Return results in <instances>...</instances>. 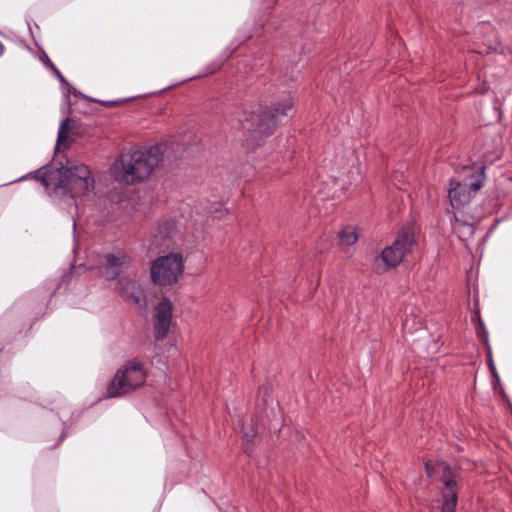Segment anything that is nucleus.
<instances>
[{"label":"nucleus","mask_w":512,"mask_h":512,"mask_svg":"<svg viewBox=\"0 0 512 512\" xmlns=\"http://www.w3.org/2000/svg\"><path fill=\"white\" fill-rule=\"evenodd\" d=\"M166 149V144H160L126 150L112 165L111 175L117 182L126 185L145 180L164 160Z\"/></svg>","instance_id":"obj_1"},{"label":"nucleus","mask_w":512,"mask_h":512,"mask_svg":"<svg viewBox=\"0 0 512 512\" xmlns=\"http://www.w3.org/2000/svg\"><path fill=\"white\" fill-rule=\"evenodd\" d=\"M293 107L289 96L273 106L269 111L261 107L251 112L244 111L238 118L243 130V144L248 150L259 147L275 130L278 122Z\"/></svg>","instance_id":"obj_2"},{"label":"nucleus","mask_w":512,"mask_h":512,"mask_svg":"<svg viewBox=\"0 0 512 512\" xmlns=\"http://www.w3.org/2000/svg\"><path fill=\"white\" fill-rule=\"evenodd\" d=\"M463 175L459 179L450 182L448 196L451 205L459 208L470 202L475 193L483 186L485 175L483 166H465Z\"/></svg>","instance_id":"obj_3"},{"label":"nucleus","mask_w":512,"mask_h":512,"mask_svg":"<svg viewBox=\"0 0 512 512\" xmlns=\"http://www.w3.org/2000/svg\"><path fill=\"white\" fill-rule=\"evenodd\" d=\"M59 175L56 189H62L63 193L72 198L86 195L94 189L95 181L88 166L84 164L73 166H61L57 169Z\"/></svg>","instance_id":"obj_4"},{"label":"nucleus","mask_w":512,"mask_h":512,"mask_svg":"<svg viewBox=\"0 0 512 512\" xmlns=\"http://www.w3.org/2000/svg\"><path fill=\"white\" fill-rule=\"evenodd\" d=\"M147 378L142 362L132 359L123 364L116 372L107 387V397L123 396L141 387Z\"/></svg>","instance_id":"obj_5"},{"label":"nucleus","mask_w":512,"mask_h":512,"mask_svg":"<svg viewBox=\"0 0 512 512\" xmlns=\"http://www.w3.org/2000/svg\"><path fill=\"white\" fill-rule=\"evenodd\" d=\"M416 228L404 227L391 246L386 247L374 260L373 268L377 273H384L396 267L404 255L411 251L415 244Z\"/></svg>","instance_id":"obj_6"},{"label":"nucleus","mask_w":512,"mask_h":512,"mask_svg":"<svg viewBox=\"0 0 512 512\" xmlns=\"http://www.w3.org/2000/svg\"><path fill=\"white\" fill-rule=\"evenodd\" d=\"M184 269L180 254L172 253L157 258L151 265L152 281L160 286H169L176 283Z\"/></svg>","instance_id":"obj_7"},{"label":"nucleus","mask_w":512,"mask_h":512,"mask_svg":"<svg viewBox=\"0 0 512 512\" xmlns=\"http://www.w3.org/2000/svg\"><path fill=\"white\" fill-rule=\"evenodd\" d=\"M437 470L441 473V482L444 486L442 491V512H456L455 508L459 489L458 475L445 463H440Z\"/></svg>","instance_id":"obj_8"},{"label":"nucleus","mask_w":512,"mask_h":512,"mask_svg":"<svg viewBox=\"0 0 512 512\" xmlns=\"http://www.w3.org/2000/svg\"><path fill=\"white\" fill-rule=\"evenodd\" d=\"M103 275L107 280H115L132 266V258L123 250H115L104 256Z\"/></svg>","instance_id":"obj_9"},{"label":"nucleus","mask_w":512,"mask_h":512,"mask_svg":"<svg viewBox=\"0 0 512 512\" xmlns=\"http://www.w3.org/2000/svg\"><path fill=\"white\" fill-rule=\"evenodd\" d=\"M172 318V303L168 299H163L156 307L154 329L156 339L164 338L170 329Z\"/></svg>","instance_id":"obj_10"},{"label":"nucleus","mask_w":512,"mask_h":512,"mask_svg":"<svg viewBox=\"0 0 512 512\" xmlns=\"http://www.w3.org/2000/svg\"><path fill=\"white\" fill-rule=\"evenodd\" d=\"M116 290L119 291L122 297L132 299L138 307L146 306L144 292L137 282L130 279H120Z\"/></svg>","instance_id":"obj_11"},{"label":"nucleus","mask_w":512,"mask_h":512,"mask_svg":"<svg viewBox=\"0 0 512 512\" xmlns=\"http://www.w3.org/2000/svg\"><path fill=\"white\" fill-rule=\"evenodd\" d=\"M73 128H76V123L72 119L66 118L61 121L56 144L57 150L60 149V147L68 148L72 144L74 137L69 134V130Z\"/></svg>","instance_id":"obj_12"},{"label":"nucleus","mask_w":512,"mask_h":512,"mask_svg":"<svg viewBox=\"0 0 512 512\" xmlns=\"http://www.w3.org/2000/svg\"><path fill=\"white\" fill-rule=\"evenodd\" d=\"M176 229L175 222L173 220L165 221L164 223L160 224L158 227V234H155L153 236L152 243L155 246L160 245L162 239L170 237Z\"/></svg>","instance_id":"obj_13"},{"label":"nucleus","mask_w":512,"mask_h":512,"mask_svg":"<svg viewBox=\"0 0 512 512\" xmlns=\"http://www.w3.org/2000/svg\"><path fill=\"white\" fill-rule=\"evenodd\" d=\"M340 242L343 246H350L356 243L358 235L356 229L352 226L345 227L339 234Z\"/></svg>","instance_id":"obj_14"},{"label":"nucleus","mask_w":512,"mask_h":512,"mask_svg":"<svg viewBox=\"0 0 512 512\" xmlns=\"http://www.w3.org/2000/svg\"><path fill=\"white\" fill-rule=\"evenodd\" d=\"M460 227H463L469 235L472 234V227L470 225H464L462 223H459L458 220H456V225L454 226V229L457 232H460Z\"/></svg>","instance_id":"obj_15"},{"label":"nucleus","mask_w":512,"mask_h":512,"mask_svg":"<svg viewBox=\"0 0 512 512\" xmlns=\"http://www.w3.org/2000/svg\"><path fill=\"white\" fill-rule=\"evenodd\" d=\"M50 66L54 70V72L57 75V77L59 78V80L64 83L65 82V78L63 77L61 72L52 63L50 64Z\"/></svg>","instance_id":"obj_16"},{"label":"nucleus","mask_w":512,"mask_h":512,"mask_svg":"<svg viewBox=\"0 0 512 512\" xmlns=\"http://www.w3.org/2000/svg\"><path fill=\"white\" fill-rule=\"evenodd\" d=\"M425 469H426V472L429 476H432L434 471H433V467L429 464V463H426L425 465Z\"/></svg>","instance_id":"obj_17"},{"label":"nucleus","mask_w":512,"mask_h":512,"mask_svg":"<svg viewBox=\"0 0 512 512\" xmlns=\"http://www.w3.org/2000/svg\"><path fill=\"white\" fill-rule=\"evenodd\" d=\"M75 129L76 128H73L72 130H69V134H71L74 138L76 136Z\"/></svg>","instance_id":"obj_18"},{"label":"nucleus","mask_w":512,"mask_h":512,"mask_svg":"<svg viewBox=\"0 0 512 512\" xmlns=\"http://www.w3.org/2000/svg\"><path fill=\"white\" fill-rule=\"evenodd\" d=\"M245 437L249 440V439H250V437H251V438L253 437V435H249L248 433H245Z\"/></svg>","instance_id":"obj_19"},{"label":"nucleus","mask_w":512,"mask_h":512,"mask_svg":"<svg viewBox=\"0 0 512 512\" xmlns=\"http://www.w3.org/2000/svg\"><path fill=\"white\" fill-rule=\"evenodd\" d=\"M3 52V45L2 43L0 42V54Z\"/></svg>","instance_id":"obj_20"},{"label":"nucleus","mask_w":512,"mask_h":512,"mask_svg":"<svg viewBox=\"0 0 512 512\" xmlns=\"http://www.w3.org/2000/svg\"><path fill=\"white\" fill-rule=\"evenodd\" d=\"M42 181H43V183H44L45 185H47V186L49 185V183L47 182V180H46V179H44V178H43V179H42Z\"/></svg>","instance_id":"obj_21"}]
</instances>
